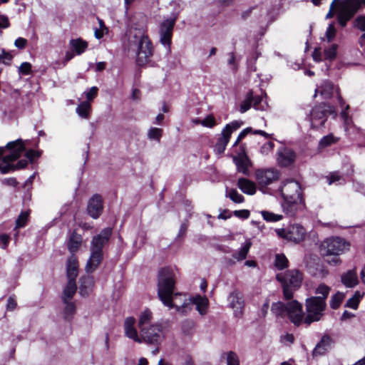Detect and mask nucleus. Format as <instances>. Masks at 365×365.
Returning a JSON list of instances; mask_svg holds the SVG:
<instances>
[{
    "label": "nucleus",
    "mask_w": 365,
    "mask_h": 365,
    "mask_svg": "<svg viewBox=\"0 0 365 365\" xmlns=\"http://www.w3.org/2000/svg\"><path fill=\"white\" fill-rule=\"evenodd\" d=\"M19 71L20 73L28 75L31 73V65L30 63L24 62L21 64Z\"/></svg>",
    "instance_id": "obj_55"
},
{
    "label": "nucleus",
    "mask_w": 365,
    "mask_h": 365,
    "mask_svg": "<svg viewBox=\"0 0 365 365\" xmlns=\"http://www.w3.org/2000/svg\"><path fill=\"white\" fill-rule=\"evenodd\" d=\"M27 218H28L27 213H26V212L21 213L16 221V227L18 228L24 227L26 225Z\"/></svg>",
    "instance_id": "obj_52"
},
{
    "label": "nucleus",
    "mask_w": 365,
    "mask_h": 365,
    "mask_svg": "<svg viewBox=\"0 0 365 365\" xmlns=\"http://www.w3.org/2000/svg\"><path fill=\"white\" fill-rule=\"evenodd\" d=\"M353 16L349 14L348 12H346L344 9L341 8L338 16H337V20L339 24V25L341 27L346 26L347 22L352 18Z\"/></svg>",
    "instance_id": "obj_43"
},
{
    "label": "nucleus",
    "mask_w": 365,
    "mask_h": 365,
    "mask_svg": "<svg viewBox=\"0 0 365 365\" xmlns=\"http://www.w3.org/2000/svg\"><path fill=\"white\" fill-rule=\"evenodd\" d=\"M91 269V255L88 259L86 270V275L82 276L79 279V293L83 297L89 295V288L91 284V277L90 276V269Z\"/></svg>",
    "instance_id": "obj_17"
},
{
    "label": "nucleus",
    "mask_w": 365,
    "mask_h": 365,
    "mask_svg": "<svg viewBox=\"0 0 365 365\" xmlns=\"http://www.w3.org/2000/svg\"><path fill=\"white\" fill-rule=\"evenodd\" d=\"M39 153L34 150H29L26 153V157L30 160L33 161L34 158L39 156Z\"/></svg>",
    "instance_id": "obj_63"
},
{
    "label": "nucleus",
    "mask_w": 365,
    "mask_h": 365,
    "mask_svg": "<svg viewBox=\"0 0 365 365\" xmlns=\"http://www.w3.org/2000/svg\"><path fill=\"white\" fill-rule=\"evenodd\" d=\"M87 101L81 103L77 108L76 112L81 118H87L89 115L90 101H91V88L86 93Z\"/></svg>",
    "instance_id": "obj_25"
},
{
    "label": "nucleus",
    "mask_w": 365,
    "mask_h": 365,
    "mask_svg": "<svg viewBox=\"0 0 365 365\" xmlns=\"http://www.w3.org/2000/svg\"><path fill=\"white\" fill-rule=\"evenodd\" d=\"M201 124L203 126L212 128L215 124V118L212 115H208L201 121Z\"/></svg>",
    "instance_id": "obj_57"
},
{
    "label": "nucleus",
    "mask_w": 365,
    "mask_h": 365,
    "mask_svg": "<svg viewBox=\"0 0 365 365\" xmlns=\"http://www.w3.org/2000/svg\"><path fill=\"white\" fill-rule=\"evenodd\" d=\"M163 129L159 128H150L148 131V138L151 140L160 142L163 135Z\"/></svg>",
    "instance_id": "obj_42"
},
{
    "label": "nucleus",
    "mask_w": 365,
    "mask_h": 365,
    "mask_svg": "<svg viewBox=\"0 0 365 365\" xmlns=\"http://www.w3.org/2000/svg\"><path fill=\"white\" fill-rule=\"evenodd\" d=\"M233 213L235 217L241 219H247L250 215L248 210H235Z\"/></svg>",
    "instance_id": "obj_58"
},
{
    "label": "nucleus",
    "mask_w": 365,
    "mask_h": 365,
    "mask_svg": "<svg viewBox=\"0 0 365 365\" xmlns=\"http://www.w3.org/2000/svg\"><path fill=\"white\" fill-rule=\"evenodd\" d=\"M327 178H328V182L329 185L336 182H339V184H341L342 182H341V181H343V182L344 181V179L342 178V177L337 172L331 173L329 177H327Z\"/></svg>",
    "instance_id": "obj_51"
},
{
    "label": "nucleus",
    "mask_w": 365,
    "mask_h": 365,
    "mask_svg": "<svg viewBox=\"0 0 365 365\" xmlns=\"http://www.w3.org/2000/svg\"><path fill=\"white\" fill-rule=\"evenodd\" d=\"M262 215L264 220L268 222H277L282 219L281 215H277L268 211H262Z\"/></svg>",
    "instance_id": "obj_47"
},
{
    "label": "nucleus",
    "mask_w": 365,
    "mask_h": 365,
    "mask_svg": "<svg viewBox=\"0 0 365 365\" xmlns=\"http://www.w3.org/2000/svg\"><path fill=\"white\" fill-rule=\"evenodd\" d=\"M280 191L284 200V211L289 216L295 215L303 206L300 184L294 180H287L283 182Z\"/></svg>",
    "instance_id": "obj_2"
},
{
    "label": "nucleus",
    "mask_w": 365,
    "mask_h": 365,
    "mask_svg": "<svg viewBox=\"0 0 365 365\" xmlns=\"http://www.w3.org/2000/svg\"><path fill=\"white\" fill-rule=\"evenodd\" d=\"M225 355L227 365H240V359L237 354L235 352L230 351L227 352Z\"/></svg>",
    "instance_id": "obj_46"
},
{
    "label": "nucleus",
    "mask_w": 365,
    "mask_h": 365,
    "mask_svg": "<svg viewBox=\"0 0 365 365\" xmlns=\"http://www.w3.org/2000/svg\"><path fill=\"white\" fill-rule=\"evenodd\" d=\"M290 321L296 326H299L304 320L302 306L296 300L287 303V314Z\"/></svg>",
    "instance_id": "obj_14"
},
{
    "label": "nucleus",
    "mask_w": 365,
    "mask_h": 365,
    "mask_svg": "<svg viewBox=\"0 0 365 365\" xmlns=\"http://www.w3.org/2000/svg\"><path fill=\"white\" fill-rule=\"evenodd\" d=\"M70 46L72 50L75 51L77 54L82 53L86 48L88 43L80 39H72L70 41Z\"/></svg>",
    "instance_id": "obj_34"
},
{
    "label": "nucleus",
    "mask_w": 365,
    "mask_h": 365,
    "mask_svg": "<svg viewBox=\"0 0 365 365\" xmlns=\"http://www.w3.org/2000/svg\"><path fill=\"white\" fill-rule=\"evenodd\" d=\"M76 289L77 287L76 281H68V283L63 292V302H67L68 301H71L73 295L75 294Z\"/></svg>",
    "instance_id": "obj_26"
},
{
    "label": "nucleus",
    "mask_w": 365,
    "mask_h": 365,
    "mask_svg": "<svg viewBox=\"0 0 365 365\" xmlns=\"http://www.w3.org/2000/svg\"><path fill=\"white\" fill-rule=\"evenodd\" d=\"M13 56L9 53L6 52L4 50L2 51V53L0 54V62L4 64H9L11 61Z\"/></svg>",
    "instance_id": "obj_54"
},
{
    "label": "nucleus",
    "mask_w": 365,
    "mask_h": 365,
    "mask_svg": "<svg viewBox=\"0 0 365 365\" xmlns=\"http://www.w3.org/2000/svg\"><path fill=\"white\" fill-rule=\"evenodd\" d=\"M229 307L233 310L236 317H240L243 313L245 307L244 296L237 289L232 291L227 297Z\"/></svg>",
    "instance_id": "obj_15"
},
{
    "label": "nucleus",
    "mask_w": 365,
    "mask_h": 365,
    "mask_svg": "<svg viewBox=\"0 0 365 365\" xmlns=\"http://www.w3.org/2000/svg\"><path fill=\"white\" fill-rule=\"evenodd\" d=\"M241 125L242 123L238 121H233L231 123L226 125L215 146V150L217 153L222 154L224 153L232 132L237 130Z\"/></svg>",
    "instance_id": "obj_12"
},
{
    "label": "nucleus",
    "mask_w": 365,
    "mask_h": 365,
    "mask_svg": "<svg viewBox=\"0 0 365 365\" xmlns=\"http://www.w3.org/2000/svg\"><path fill=\"white\" fill-rule=\"evenodd\" d=\"M252 132V129L251 128H247L242 130L239 134L234 145H237L248 133Z\"/></svg>",
    "instance_id": "obj_60"
},
{
    "label": "nucleus",
    "mask_w": 365,
    "mask_h": 365,
    "mask_svg": "<svg viewBox=\"0 0 365 365\" xmlns=\"http://www.w3.org/2000/svg\"><path fill=\"white\" fill-rule=\"evenodd\" d=\"M363 296H364V292H361L359 291L355 292V293L352 296V297H351L350 299H349L346 301V302L345 304V307L353 309H356L358 308L359 302L361 299V298L363 297Z\"/></svg>",
    "instance_id": "obj_35"
},
{
    "label": "nucleus",
    "mask_w": 365,
    "mask_h": 365,
    "mask_svg": "<svg viewBox=\"0 0 365 365\" xmlns=\"http://www.w3.org/2000/svg\"><path fill=\"white\" fill-rule=\"evenodd\" d=\"M16 307V302L13 297H9L7 300L6 307L9 310H14Z\"/></svg>",
    "instance_id": "obj_64"
},
{
    "label": "nucleus",
    "mask_w": 365,
    "mask_h": 365,
    "mask_svg": "<svg viewBox=\"0 0 365 365\" xmlns=\"http://www.w3.org/2000/svg\"><path fill=\"white\" fill-rule=\"evenodd\" d=\"M272 313L277 317H284L287 314V304L281 302L273 303L271 307Z\"/></svg>",
    "instance_id": "obj_31"
},
{
    "label": "nucleus",
    "mask_w": 365,
    "mask_h": 365,
    "mask_svg": "<svg viewBox=\"0 0 365 365\" xmlns=\"http://www.w3.org/2000/svg\"><path fill=\"white\" fill-rule=\"evenodd\" d=\"M340 0H333L329 8V11L326 15V19H331L334 16V10L336 3L339 2Z\"/></svg>",
    "instance_id": "obj_61"
},
{
    "label": "nucleus",
    "mask_w": 365,
    "mask_h": 365,
    "mask_svg": "<svg viewBox=\"0 0 365 365\" xmlns=\"http://www.w3.org/2000/svg\"><path fill=\"white\" fill-rule=\"evenodd\" d=\"M288 259L284 255L277 254L275 256L274 266L278 269H284L288 267Z\"/></svg>",
    "instance_id": "obj_39"
},
{
    "label": "nucleus",
    "mask_w": 365,
    "mask_h": 365,
    "mask_svg": "<svg viewBox=\"0 0 365 365\" xmlns=\"http://www.w3.org/2000/svg\"><path fill=\"white\" fill-rule=\"evenodd\" d=\"M334 91V84L329 81H324L320 87L316 89V93L319 92L324 98L327 99L332 96Z\"/></svg>",
    "instance_id": "obj_27"
},
{
    "label": "nucleus",
    "mask_w": 365,
    "mask_h": 365,
    "mask_svg": "<svg viewBox=\"0 0 365 365\" xmlns=\"http://www.w3.org/2000/svg\"><path fill=\"white\" fill-rule=\"evenodd\" d=\"M226 197H229L235 203H242L245 200V197L235 189L227 190Z\"/></svg>",
    "instance_id": "obj_44"
},
{
    "label": "nucleus",
    "mask_w": 365,
    "mask_h": 365,
    "mask_svg": "<svg viewBox=\"0 0 365 365\" xmlns=\"http://www.w3.org/2000/svg\"><path fill=\"white\" fill-rule=\"evenodd\" d=\"M259 185L267 186L279 179V172L273 168L257 170L255 173Z\"/></svg>",
    "instance_id": "obj_16"
},
{
    "label": "nucleus",
    "mask_w": 365,
    "mask_h": 365,
    "mask_svg": "<svg viewBox=\"0 0 365 365\" xmlns=\"http://www.w3.org/2000/svg\"><path fill=\"white\" fill-rule=\"evenodd\" d=\"M152 320L153 313L150 309H146L140 314L138 320L139 330H141L143 327H148L150 326V322Z\"/></svg>",
    "instance_id": "obj_28"
},
{
    "label": "nucleus",
    "mask_w": 365,
    "mask_h": 365,
    "mask_svg": "<svg viewBox=\"0 0 365 365\" xmlns=\"http://www.w3.org/2000/svg\"><path fill=\"white\" fill-rule=\"evenodd\" d=\"M331 343L332 339L329 335L323 336L320 341L314 349L312 352L313 356H317L324 354L330 348Z\"/></svg>",
    "instance_id": "obj_20"
},
{
    "label": "nucleus",
    "mask_w": 365,
    "mask_h": 365,
    "mask_svg": "<svg viewBox=\"0 0 365 365\" xmlns=\"http://www.w3.org/2000/svg\"><path fill=\"white\" fill-rule=\"evenodd\" d=\"M108 33L107 27H99L95 29L94 36L96 38L101 39L105 34Z\"/></svg>",
    "instance_id": "obj_56"
},
{
    "label": "nucleus",
    "mask_w": 365,
    "mask_h": 365,
    "mask_svg": "<svg viewBox=\"0 0 365 365\" xmlns=\"http://www.w3.org/2000/svg\"><path fill=\"white\" fill-rule=\"evenodd\" d=\"M251 106H252V91L247 93L246 98L241 103L240 111L241 113H245Z\"/></svg>",
    "instance_id": "obj_45"
},
{
    "label": "nucleus",
    "mask_w": 365,
    "mask_h": 365,
    "mask_svg": "<svg viewBox=\"0 0 365 365\" xmlns=\"http://www.w3.org/2000/svg\"><path fill=\"white\" fill-rule=\"evenodd\" d=\"M233 160L237 166L238 172L242 173L245 175H249V160L247 157H235Z\"/></svg>",
    "instance_id": "obj_29"
},
{
    "label": "nucleus",
    "mask_w": 365,
    "mask_h": 365,
    "mask_svg": "<svg viewBox=\"0 0 365 365\" xmlns=\"http://www.w3.org/2000/svg\"><path fill=\"white\" fill-rule=\"evenodd\" d=\"M337 47L336 44H332L329 48H326L324 52L325 58L329 60L334 59L336 55Z\"/></svg>",
    "instance_id": "obj_48"
},
{
    "label": "nucleus",
    "mask_w": 365,
    "mask_h": 365,
    "mask_svg": "<svg viewBox=\"0 0 365 365\" xmlns=\"http://www.w3.org/2000/svg\"><path fill=\"white\" fill-rule=\"evenodd\" d=\"M345 297V295L344 293L342 292H337L335 294H334L331 299H330V307L334 309H337L341 303L342 302V301L344 300Z\"/></svg>",
    "instance_id": "obj_41"
},
{
    "label": "nucleus",
    "mask_w": 365,
    "mask_h": 365,
    "mask_svg": "<svg viewBox=\"0 0 365 365\" xmlns=\"http://www.w3.org/2000/svg\"><path fill=\"white\" fill-rule=\"evenodd\" d=\"M331 288L325 284H320L316 289L315 294L318 296L307 298L305 302L306 316L304 322L307 325L320 321L327 307L326 299Z\"/></svg>",
    "instance_id": "obj_1"
},
{
    "label": "nucleus",
    "mask_w": 365,
    "mask_h": 365,
    "mask_svg": "<svg viewBox=\"0 0 365 365\" xmlns=\"http://www.w3.org/2000/svg\"><path fill=\"white\" fill-rule=\"evenodd\" d=\"M65 304L63 314L64 318L67 320L71 319L76 312V305L74 302L71 301H68L67 302H63Z\"/></svg>",
    "instance_id": "obj_36"
},
{
    "label": "nucleus",
    "mask_w": 365,
    "mask_h": 365,
    "mask_svg": "<svg viewBox=\"0 0 365 365\" xmlns=\"http://www.w3.org/2000/svg\"><path fill=\"white\" fill-rule=\"evenodd\" d=\"M275 231L279 237L295 243L302 242L306 236L305 229L299 224L292 225L287 229H277Z\"/></svg>",
    "instance_id": "obj_11"
},
{
    "label": "nucleus",
    "mask_w": 365,
    "mask_h": 365,
    "mask_svg": "<svg viewBox=\"0 0 365 365\" xmlns=\"http://www.w3.org/2000/svg\"><path fill=\"white\" fill-rule=\"evenodd\" d=\"M336 35V29L334 24H331L329 25L326 31V36L329 42L332 41Z\"/></svg>",
    "instance_id": "obj_53"
},
{
    "label": "nucleus",
    "mask_w": 365,
    "mask_h": 365,
    "mask_svg": "<svg viewBox=\"0 0 365 365\" xmlns=\"http://www.w3.org/2000/svg\"><path fill=\"white\" fill-rule=\"evenodd\" d=\"M112 228L107 227L93 236V270L103 259V247L108 244L112 235Z\"/></svg>",
    "instance_id": "obj_8"
},
{
    "label": "nucleus",
    "mask_w": 365,
    "mask_h": 365,
    "mask_svg": "<svg viewBox=\"0 0 365 365\" xmlns=\"http://www.w3.org/2000/svg\"><path fill=\"white\" fill-rule=\"evenodd\" d=\"M135 33L133 34L134 41L130 39L137 46V63L139 66H143L148 63L150 57L153 56V46L151 41L145 34L144 26L140 29H135Z\"/></svg>",
    "instance_id": "obj_5"
},
{
    "label": "nucleus",
    "mask_w": 365,
    "mask_h": 365,
    "mask_svg": "<svg viewBox=\"0 0 365 365\" xmlns=\"http://www.w3.org/2000/svg\"><path fill=\"white\" fill-rule=\"evenodd\" d=\"M237 187L247 195H254L256 192L255 184L248 179L241 178L237 181Z\"/></svg>",
    "instance_id": "obj_23"
},
{
    "label": "nucleus",
    "mask_w": 365,
    "mask_h": 365,
    "mask_svg": "<svg viewBox=\"0 0 365 365\" xmlns=\"http://www.w3.org/2000/svg\"><path fill=\"white\" fill-rule=\"evenodd\" d=\"M350 243L339 237H332L324 240L321 245V252L324 256H334L332 259L333 265L340 263L339 255L348 251Z\"/></svg>",
    "instance_id": "obj_6"
},
{
    "label": "nucleus",
    "mask_w": 365,
    "mask_h": 365,
    "mask_svg": "<svg viewBox=\"0 0 365 365\" xmlns=\"http://www.w3.org/2000/svg\"><path fill=\"white\" fill-rule=\"evenodd\" d=\"M176 17L166 19L159 26V36L160 43L165 47L170 48L173 36V28Z\"/></svg>",
    "instance_id": "obj_13"
},
{
    "label": "nucleus",
    "mask_w": 365,
    "mask_h": 365,
    "mask_svg": "<svg viewBox=\"0 0 365 365\" xmlns=\"http://www.w3.org/2000/svg\"><path fill=\"white\" fill-rule=\"evenodd\" d=\"M349 108V105H346L345 106V109L342 110L341 112V116L342 119L344 120V127H345L346 130H348L352 124V120L350 118H349L348 114L346 113V110Z\"/></svg>",
    "instance_id": "obj_50"
},
{
    "label": "nucleus",
    "mask_w": 365,
    "mask_h": 365,
    "mask_svg": "<svg viewBox=\"0 0 365 365\" xmlns=\"http://www.w3.org/2000/svg\"><path fill=\"white\" fill-rule=\"evenodd\" d=\"M194 304L196 305V309L200 314H205L207 306V300L201 297H197L193 300Z\"/></svg>",
    "instance_id": "obj_38"
},
{
    "label": "nucleus",
    "mask_w": 365,
    "mask_h": 365,
    "mask_svg": "<svg viewBox=\"0 0 365 365\" xmlns=\"http://www.w3.org/2000/svg\"><path fill=\"white\" fill-rule=\"evenodd\" d=\"M66 275L68 281H76L78 275V262L73 255L68 259Z\"/></svg>",
    "instance_id": "obj_22"
},
{
    "label": "nucleus",
    "mask_w": 365,
    "mask_h": 365,
    "mask_svg": "<svg viewBox=\"0 0 365 365\" xmlns=\"http://www.w3.org/2000/svg\"><path fill=\"white\" fill-rule=\"evenodd\" d=\"M341 8L354 16V15L361 8L360 2L359 0H346L342 5Z\"/></svg>",
    "instance_id": "obj_30"
},
{
    "label": "nucleus",
    "mask_w": 365,
    "mask_h": 365,
    "mask_svg": "<svg viewBox=\"0 0 365 365\" xmlns=\"http://www.w3.org/2000/svg\"><path fill=\"white\" fill-rule=\"evenodd\" d=\"M82 242V238L80 235L73 232L71 235L68 243V248L71 253L77 251Z\"/></svg>",
    "instance_id": "obj_32"
},
{
    "label": "nucleus",
    "mask_w": 365,
    "mask_h": 365,
    "mask_svg": "<svg viewBox=\"0 0 365 365\" xmlns=\"http://www.w3.org/2000/svg\"><path fill=\"white\" fill-rule=\"evenodd\" d=\"M175 284V274L171 269L165 267L159 271L158 294L161 302L169 308L174 307L172 302V297Z\"/></svg>",
    "instance_id": "obj_4"
},
{
    "label": "nucleus",
    "mask_w": 365,
    "mask_h": 365,
    "mask_svg": "<svg viewBox=\"0 0 365 365\" xmlns=\"http://www.w3.org/2000/svg\"><path fill=\"white\" fill-rule=\"evenodd\" d=\"M277 163L281 167H287L292 164L296 158L295 153L287 148H281L277 151Z\"/></svg>",
    "instance_id": "obj_18"
},
{
    "label": "nucleus",
    "mask_w": 365,
    "mask_h": 365,
    "mask_svg": "<svg viewBox=\"0 0 365 365\" xmlns=\"http://www.w3.org/2000/svg\"><path fill=\"white\" fill-rule=\"evenodd\" d=\"M103 200L101 195H93V219L98 218L103 210Z\"/></svg>",
    "instance_id": "obj_24"
},
{
    "label": "nucleus",
    "mask_w": 365,
    "mask_h": 365,
    "mask_svg": "<svg viewBox=\"0 0 365 365\" xmlns=\"http://www.w3.org/2000/svg\"><path fill=\"white\" fill-rule=\"evenodd\" d=\"M274 145V143L272 142H268L264 144L260 148L261 153H262L263 155H267L269 152L272 150Z\"/></svg>",
    "instance_id": "obj_59"
},
{
    "label": "nucleus",
    "mask_w": 365,
    "mask_h": 365,
    "mask_svg": "<svg viewBox=\"0 0 365 365\" xmlns=\"http://www.w3.org/2000/svg\"><path fill=\"white\" fill-rule=\"evenodd\" d=\"M252 106L256 110H264L267 107V102L263 99L261 96H252Z\"/></svg>",
    "instance_id": "obj_40"
},
{
    "label": "nucleus",
    "mask_w": 365,
    "mask_h": 365,
    "mask_svg": "<svg viewBox=\"0 0 365 365\" xmlns=\"http://www.w3.org/2000/svg\"><path fill=\"white\" fill-rule=\"evenodd\" d=\"M354 26L360 31L365 32V16H358L354 21Z\"/></svg>",
    "instance_id": "obj_49"
},
{
    "label": "nucleus",
    "mask_w": 365,
    "mask_h": 365,
    "mask_svg": "<svg viewBox=\"0 0 365 365\" xmlns=\"http://www.w3.org/2000/svg\"><path fill=\"white\" fill-rule=\"evenodd\" d=\"M329 115H336L334 108L327 103L315 106L310 113L311 126L314 128L323 127Z\"/></svg>",
    "instance_id": "obj_10"
},
{
    "label": "nucleus",
    "mask_w": 365,
    "mask_h": 365,
    "mask_svg": "<svg viewBox=\"0 0 365 365\" xmlns=\"http://www.w3.org/2000/svg\"><path fill=\"white\" fill-rule=\"evenodd\" d=\"M339 138L334 136L332 134L324 136L319 141V146L321 148H324L337 143Z\"/></svg>",
    "instance_id": "obj_37"
},
{
    "label": "nucleus",
    "mask_w": 365,
    "mask_h": 365,
    "mask_svg": "<svg viewBox=\"0 0 365 365\" xmlns=\"http://www.w3.org/2000/svg\"><path fill=\"white\" fill-rule=\"evenodd\" d=\"M277 279L281 282L283 287L284 298L290 299L293 297V292L301 286L302 274L297 269H290L284 273H279Z\"/></svg>",
    "instance_id": "obj_7"
},
{
    "label": "nucleus",
    "mask_w": 365,
    "mask_h": 365,
    "mask_svg": "<svg viewBox=\"0 0 365 365\" xmlns=\"http://www.w3.org/2000/svg\"><path fill=\"white\" fill-rule=\"evenodd\" d=\"M6 148L10 150V153L4 155V148H0V170L1 173L6 174L11 170L24 168L26 166V160H21L16 165L11 164L25 151V145L21 139L8 143Z\"/></svg>",
    "instance_id": "obj_3"
},
{
    "label": "nucleus",
    "mask_w": 365,
    "mask_h": 365,
    "mask_svg": "<svg viewBox=\"0 0 365 365\" xmlns=\"http://www.w3.org/2000/svg\"><path fill=\"white\" fill-rule=\"evenodd\" d=\"M26 43H27L26 39L19 37L17 39H16V41L14 42V45L18 48L22 49L26 46Z\"/></svg>",
    "instance_id": "obj_62"
},
{
    "label": "nucleus",
    "mask_w": 365,
    "mask_h": 365,
    "mask_svg": "<svg viewBox=\"0 0 365 365\" xmlns=\"http://www.w3.org/2000/svg\"><path fill=\"white\" fill-rule=\"evenodd\" d=\"M163 339V328L159 323L151 324L148 327H143L140 330V343L158 346L161 343Z\"/></svg>",
    "instance_id": "obj_9"
},
{
    "label": "nucleus",
    "mask_w": 365,
    "mask_h": 365,
    "mask_svg": "<svg viewBox=\"0 0 365 365\" xmlns=\"http://www.w3.org/2000/svg\"><path fill=\"white\" fill-rule=\"evenodd\" d=\"M341 282L347 287H353L359 283L355 269L348 270L341 275Z\"/></svg>",
    "instance_id": "obj_21"
},
{
    "label": "nucleus",
    "mask_w": 365,
    "mask_h": 365,
    "mask_svg": "<svg viewBox=\"0 0 365 365\" xmlns=\"http://www.w3.org/2000/svg\"><path fill=\"white\" fill-rule=\"evenodd\" d=\"M252 242H250V240L246 241L245 244L242 246L240 250L232 255V257L237 261H242L245 259L247 257Z\"/></svg>",
    "instance_id": "obj_33"
},
{
    "label": "nucleus",
    "mask_w": 365,
    "mask_h": 365,
    "mask_svg": "<svg viewBox=\"0 0 365 365\" xmlns=\"http://www.w3.org/2000/svg\"><path fill=\"white\" fill-rule=\"evenodd\" d=\"M135 319L133 317H127L124 322L125 334L129 338L135 342L140 344V334L138 335L135 328Z\"/></svg>",
    "instance_id": "obj_19"
}]
</instances>
